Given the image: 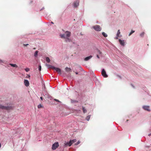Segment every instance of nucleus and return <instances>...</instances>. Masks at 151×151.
<instances>
[{
    "label": "nucleus",
    "instance_id": "1",
    "mask_svg": "<svg viewBox=\"0 0 151 151\" xmlns=\"http://www.w3.org/2000/svg\"><path fill=\"white\" fill-rule=\"evenodd\" d=\"M71 34L70 32L67 31L64 34L60 35V36L62 38L65 39L66 42H70L71 41V40L69 37L71 35Z\"/></svg>",
    "mask_w": 151,
    "mask_h": 151
},
{
    "label": "nucleus",
    "instance_id": "2",
    "mask_svg": "<svg viewBox=\"0 0 151 151\" xmlns=\"http://www.w3.org/2000/svg\"><path fill=\"white\" fill-rule=\"evenodd\" d=\"M92 28L97 31H100L101 30V28L99 25H98L93 26Z\"/></svg>",
    "mask_w": 151,
    "mask_h": 151
},
{
    "label": "nucleus",
    "instance_id": "3",
    "mask_svg": "<svg viewBox=\"0 0 151 151\" xmlns=\"http://www.w3.org/2000/svg\"><path fill=\"white\" fill-rule=\"evenodd\" d=\"M59 146L58 143V142H55L52 145V149L53 150H55Z\"/></svg>",
    "mask_w": 151,
    "mask_h": 151
},
{
    "label": "nucleus",
    "instance_id": "4",
    "mask_svg": "<svg viewBox=\"0 0 151 151\" xmlns=\"http://www.w3.org/2000/svg\"><path fill=\"white\" fill-rule=\"evenodd\" d=\"M102 76L105 78H107L108 76L106 74V72L104 69H103L101 71Z\"/></svg>",
    "mask_w": 151,
    "mask_h": 151
},
{
    "label": "nucleus",
    "instance_id": "5",
    "mask_svg": "<svg viewBox=\"0 0 151 151\" xmlns=\"http://www.w3.org/2000/svg\"><path fill=\"white\" fill-rule=\"evenodd\" d=\"M79 0H77L73 4L74 6L75 7H77L79 5Z\"/></svg>",
    "mask_w": 151,
    "mask_h": 151
},
{
    "label": "nucleus",
    "instance_id": "6",
    "mask_svg": "<svg viewBox=\"0 0 151 151\" xmlns=\"http://www.w3.org/2000/svg\"><path fill=\"white\" fill-rule=\"evenodd\" d=\"M12 109V106H4V109L6 110H10Z\"/></svg>",
    "mask_w": 151,
    "mask_h": 151
},
{
    "label": "nucleus",
    "instance_id": "7",
    "mask_svg": "<svg viewBox=\"0 0 151 151\" xmlns=\"http://www.w3.org/2000/svg\"><path fill=\"white\" fill-rule=\"evenodd\" d=\"M143 108L145 110L150 111V107L148 106H143Z\"/></svg>",
    "mask_w": 151,
    "mask_h": 151
},
{
    "label": "nucleus",
    "instance_id": "8",
    "mask_svg": "<svg viewBox=\"0 0 151 151\" xmlns=\"http://www.w3.org/2000/svg\"><path fill=\"white\" fill-rule=\"evenodd\" d=\"M72 145V143L70 141L69 142H65L64 143V146L65 147H67V146H70Z\"/></svg>",
    "mask_w": 151,
    "mask_h": 151
},
{
    "label": "nucleus",
    "instance_id": "9",
    "mask_svg": "<svg viewBox=\"0 0 151 151\" xmlns=\"http://www.w3.org/2000/svg\"><path fill=\"white\" fill-rule=\"evenodd\" d=\"M24 82L25 85L26 86H29V83L28 80H24Z\"/></svg>",
    "mask_w": 151,
    "mask_h": 151
},
{
    "label": "nucleus",
    "instance_id": "10",
    "mask_svg": "<svg viewBox=\"0 0 151 151\" xmlns=\"http://www.w3.org/2000/svg\"><path fill=\"white\" fill-rule=\"evenodd\" d=\"M54 69L56 70L59 74H61V70L60 69L55 67V68H54Z\"/></svg>",
    "mask_w": 151,
    "mask_h": 151
},
{
    "label": "nucleus",
    "instance_id": "11",
    "mask_svg": "<svg viewBox=\"0 0 151 151\" xmlns=\"http://www.w3.org/2000/svg\"><path fill=\"white\" fill-rule=\"evenodd\" d=\"M119 42L120 44L122 46L124 45V40H121V39L119 40Z\"/></svg>",
    "mask_w": 151,
    "mask_h": 151
},
{
    "label": "nucleus",
    "instance_id": "12",
    "mask_svg": "<svg viewBox=\"0 0 151 151\" xmlns=\"http://www.w3.org/2000/svg\"><path fill=\"white\" fill-rule=\"evenodd\" d=\"M46 66H47V67L48 68H52V69H54V68H55V67L53 66H52L51 65H48V64H46Z\"/></svg>",
    "mask_w": 151,
    "mask_h": 151
},
{
    "label": "nucleus",
    "instance_id": "13",
    "mask_svg": "<svg viewBox=\"0 0 151 151\" xmlns=\"http://www.w3.org/2000/svg\"><path fill=\"white\" fill-rule=\"evenodd\" d=\"M92 56L91 55H90L89 56L87 57H86L84 59V60L85 61H87L88 60H89L90 59H91V58H92Z\"/></svg>",
    "mask_w": 151,
    "mask_h": 151
},
{
    "label": "nucleus",
    "instance_id": "14",
    "mask_svg": "<svg viewBox=\"0 0 151 151\" xmlns=\"http://www.w3.org/2000/svg\"><path fill=\"white\" fill-rule=\"evenodd\" d=\"M65 70L67 72L71 71V70L70 68L66 67L65 68Z\"/></svg>",
    "mask_w": 151,
    "mask_h": 151
},
{
    "label": "nucleus",
    "instance_id": "15",
    "mask_svg": "<svg viewBox=\"0 0 151 151\" xmlns=\"http://www.w3.org/2000/svg\"><path fill=\"white\" fill-rule=\"evenodd\" d=\"M120 34V30L119 29L118 30L117 33L116 34V39H118V37H119V35Z\"/></svg>",
    "mask_w": 151,
    "mask_h": 151
},
{
    "label": "nucleus",
    "instance_id": "16",
    "mask_svg": "<svg viewBox=\"0 0 151 151\" xmlns=\"http://www.w3.org/2000/svg\"><path fill=\"white\" fill-rule=\"evenodd\" d=\"M9 65H10L11 66L15 67V68H17L18 66L16 64H9Z\"/></svg>",
    "mask_w": 151,
    "mask_h": 151
},
{
    "label": "nucleus",
    "instance_id": "17",
    "mask_svg": "<svg viewBox=\"0 0 151 151\" xmlns=\"http://www.w3.org/2000/svg\"><path fill=\"white\" fill-rule=\"evenodd\" d=\"M77 141V140L76 139H74L72 140H70V142H71V143H72V145L74 143L76 142Z\"/></svg>",
    "mask_w": 151,
    "mask_h": 151
},
{
    "label": "nucleus",
    "instance_id": "18",
    "mask_svg": "<svg viewBox=\"0 0 151 151\" xmlns=\"http://www.w3.org/2000/svg\"><path fill=\"white\" fill-rule=\"evenodd\" d=\"M46 60L48 63H49L50 62V60L48 57H47L46 58Z\"/></svg>",
    "mask_w": 151,
    "mask_h": 151
},
{
    "label": "nucleus",
    "instance_id": "19",
    "mask_svg": "<svg viewBox=\"0 0 151 151\" xmlns=\"http://www.w3.org/2000/svg\"><path fill=\"white\" fill-rule=\"evenodd\" d=\"M38 52V51L37 50L35 51V54H34V56L35 57H37V55Z\"/></svg>",
    "mask_w": 151,
    "mask_h": 151
},
{
    "label": "nucleus",
    "instance_id": "20",
    "mask_svg": "<svg viewBox=\"0 0 151 151\" xmlns=\"http://www.w3.org/2000/svg\"><path fill=\"white\" fill-rule=\"evenodd\" d=\"M102 34L105 37H107V35L104 32H102Z\"/></svg>",
    "mask_w": 151,
    "mask_h": 151
},
{
    "label": "nucleus",
    "instance_id": "21",
    "mask_svg": "<svg viewBox=\"0 0 151 151\" xmlns=\"http://www.w3.org/2000/svg\"><path fill=\"white\" fill-rule=\"evenodd\" d=\"M82 108H83L82 109H83V112L84 113H86L87 111L85 109V108H84L83 107Z\"/></svg>",
    "mask_w": 151,
    "mask_h": 151
},
{
    "label": "nucleus",
    "instance_id": "22",
    "mask_svg": "<svg viewBox=\"0 0 151 151\" xmlns=\"http://www.w3.org/2000/svg\"><path fill=\"white\" fill-rule=\"evenodd\" d=\"M144 34H145V32H142V33H141L140 34V35L141 37H142L144 36Z\"/></svg>",
    "mask_w": 151,
    "mask_h": 151
},
{
    "label": "nucleus",
    "instance_id": "23",
    "mask_svg": "<svg viewBox=\"0 0 151 151\" xmlns=\"http://www.w3.org/2000/svg\"><path fill=\"white\" fill-rule=\"evenodd\" d=\"M4 106H3L1 104H0V109H4Z\"/></svg>",
    "mask_w": 151,
    "mask_h": 151
},
{
    "label": "nucleus",
    "instance_id": "24",
    "mask_svg": "<svg viewBox=\"0 0 151 151\" xmlns=\"http://www.w3.org/2000/svg\"><path fill=\"white\" fill-rule=\"evenodd\" d=\"M134 31H133V30H132L131 31V32L129 34V36H130V35H131L132 33H134Z\"/></svg>",
    "mask_w": 151,
    "mask_h": 151
},
{
    "label": "nucleus",
    "instance_id": "25",
    "mask_svg": "<svg viewBox=\"0 0 151 151\" xmlns=\"http://www.w3.org/2000/svg\"><path fill=\"white\" fill-rule=\"evenodd\" d=\"M90 117L89 116H87L86 118V119L88 120V121H89V120L90 119Z\"/></svg>",
    "mask_w": 151,
    "mask_h": 151
},
{
    "label": "nucleus",
    "instance_id": "26",
    "mask_svg": "<svg viewBox=\"0 0 151 151\" xmlns=\"http://www.w3.org/2000/svg\"><path fill=\"white\" fill-rule=\"evenodd\" d=\"M42 106L41 104H40L38 106V108H41L42 107Z\"/></svg>",
    "mask_w": 151,
    "mask_h": 151
},
{
    "label": "nucleus",
    "instance_id": "27",
    "mask_svg": "<svg viewBox=\"0 0 151 151\" xmlns=\"http://www.w3.org/2000/svg\"><path fill=\"white\" fill-rule=\"evenodd\" d=\"M39 71H41V66L40 65H39Z\"/></svg>",
    "mask_w": 151,
    "mask_h": 151
},
{
    "label": "nucleus",
    "instance_id": "28",
    "mask_svg": "<svg viewBox=\"0 0 151 151\" xmlns=\"http://www.w3.org/2000/svg\"><path fill=\"white\" fill-rule=\"evenodd\" d=\"M54 100L56 101L60 102V101L56 99H54Z\"/></svg>",
    "mask_w": 151,
    "mask_h": 151
},
{
    "label": "nucleus",
    "instance_id": "29",
    "mask_svg": "<svg viewBox=\"0 0 151 151\" xmlns=\"http://www.w3.org/2000/svg\"><path fill=\"white\" fill-rule=\"evenodd\" d=\"M80 143V142L78 141V142H77L75 144V145H78Z\"/></svg>",
    "mask_w": 151,
    "mask_h": 151
},
{
    "label": "nucleus",
    "instance_id": "30",
    "mask_svg": "<svg viewBox=\"0 0 151 151\" xmlns=\"http://www.w3.org/2000/svg\"><path fill=\"white\" fill-rule=\"evenodd\" d=\"M25 70L26 72H28L29 70V68H26Z\"/></svg>",
    "mask_w": 151,
    "mask_h": 151
},
{
    "label": "nucleus",
    "instance_id": "31",
    "mask_svg": "<svg viewBox=\"0 0 151 151\" xmlns=\"http://www.w3.org/2000/svg\"><path fill=\"white\" fill-rule=\"evenodd\" d=\"M98 52L100 54H101V52L99 50H98Z\"/></svg>",
    "mask_w": 151,
    "mask_h": 151
},
{
    "label": "nucleus",
    "instance_id": "32",
    "mask_svg": "<svg viewBox=\"0 0 151 151\" xmlns=\"http://www.w3.org/2000/svg\"><path fill=\"white\" fill-rule=\"evenodd\" d=\"M29 45L28 44H24L23 45L25 46H27V45Z\"/></svg>",
    "mask_w": 151,
    "mask_h": 151
},
{
    "label": "nucleus",
    "instance_id": "33",
    "mask_svg": "<svg viewBox=\"0 0 151 151\" xmlns=\"http://www.w3.org/2000/svg\"><path fill=\"white\" fill-rule=\"evenodd\" d=\"M40 99H41L42 100V99H43V98H42V97H40Z\"/></svg>",
    "mask_w": 151,
    "mask_h": 151
},
{
    "label": "nucleus",
    "instance_id": "34",
    "mask_svg": "<svg viewBox=\"0 0 151 151\" xmlns=\"http://www.w3.org/2000/svg\"><path fill=\"white\" fill-rule=\"evenodd\" d=\"M97 57L98 58H99V56L98 55H97Z\"/></svg>",
    "mask_w": 151,
    "mask_h": 151
},
{
    "label": "nucleus",
    "instance_id": "35",
    "mask_svg": "<svg viewBox=\"0 0 151 151\" xmlns=\"http://www.w3.org/2000/svg\"><path fill=\"white\" fill-rule=\"evenodd\" d=\"M151 135V133H150L148 134L149 136H150Z\"/></svg>",
    "mask_w": 151,
    "mask_h": 151
},
{
    "label": "nucleus",
    "instance_id": "36",
    "mask_svg": "<svg viewBox=\"0 0 151 151\" xmlns=\"http://www.w3.org/2000/svg\"><path fill=\"white\" fill-rule=\"evenodd\" d=\"M76 74H78V72H76Z\"/></svg>",
    "mask_w": 151,
    "mask_h": 151
},
{
    "label": "nucleus",
    "instance_id": "37",
    "mask_svg": "<svg viewBox=\"0 0 151 151\" xmlns=\"http://www.w3.org/2000/svg\"><path fill=\"white\" fill-rule=\"evenodd\" d=\"M1 144H0V148H1Z\"/></svg>",
    "mask_w": 151,
    "mask_h": 151
},
{
    "label": "nucleus",
    "instance_id": "38",
    "mask_svg": "<svg viewBox=\"0 0 151 151\" xmlns=\"http://www.w3.org/2000/svg\"><path fill=\"white\" fill-rule=\"evenodd\" d=\"M51 23H52V24H54L53 22H51Z\"/></svg>",
    "mask_w": 151,
    "mask_h": 151
},
{
    "label": "nucleus",
    "instance_id": "39",
    "mask_svg": "<svg viewBox=\"0 0 151 151\" xmlns=\"http://www.w3.org/2000/svg\"><path fill=\"white\" fill-rule=\"evenodd\" d=\"M128 121V119H127V121Z\"/></svg>",
    "mask_w": 151,
    "mask_h": 151
}]
</instances>
